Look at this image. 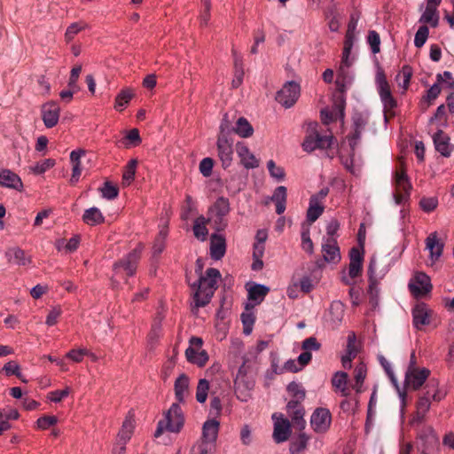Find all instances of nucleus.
<instances>
[{
  "label": "nucleus",
  "instance_id": "1",
  "mask_svg": "<svg viewBox=\"0 0 454 454\" xmlns=\"http://www.w3.org/2000/svg\"><path fill=\"white\" fill-rule=\"evenodd\" d=\"M220 278V271L215 268L207 269L205 276L200 277L197 290L194 294L196 307H204L209 303L215 291L217 289V283Z\"/></svg>",
  "mask_w": 454,
  "mask_h": 454
},
{
  "label": "nucleus",
  "instance_id": "2",
  "mask_svg": "<svg viewBox=\"0 0 454 454\" xmlns=\"http://www.w3.org/2000/svg\"><path fill=\"white\" fill-rule=\"evenodd\" d=\"M387 259L382 256L373 255L371 258L368 273L370 284L368 287V294L370 296V303L373 308H376L379 303V293L377 278H382L388 271L387 265Z\"/></svg>",
  "mask_w": 454,
  "mask_h": 454
},
{
  "label": "nucleus",
  "instance_id": "3",
  "mask_svg": "<svg viewBox=\"0 0 454 454\" xmlns=\"http://www.w3.org/2000/svg\"><path fill=\"white\" fill-rule=\"evenodd\" d=\"M184 415L179 403H172L164 413L163 419L158 422L154 436L160 437L165 431L179 433L184 425Z\"/></svg>",
  "mask_w": 454,
  "mask_h": 454
},
{
  "label": "nucleus",
  "instance_id": "4",
  "mask_svg": "<svg viewBox=\"0 0 454 454\" xmlns=\"http://www.w3.org/2000/svg\"><path fill=\"white\" fill-rule=\"evenodd\" d=\"M143 246L138 245L134 250L125 255L114 264V276L132 277L137 270V267L143 250Z\"/></svg>",
  "mask_w": 454,
  "mask_h": 454
},
{
  "label": "nucleus",
  "instance_id": "5",
  "mask_svg": "<svg viewBox=\"0 0 454 454\" xmlns=\"http://www.w3.org/2000/svg\"><path fill=\"white\" fill-rule=\"evenodd\" d=\"M439 446V438L434 429L430 426L422 428L417 437V449L420 454L437 453Z\"/></svg>",
  "mask_w": 454,
  "mask_h": 454
},
{
  "label": "nucleus",
  "instance_id": "6",
  "mask_svg": "<svg viewBox=\"0 0 454 454\" xmlns=\"http://www.w3.org/2000/svg\"><path fill=\"white\" fill-rule=\"evenodd\" d=\"M317 126V122L309 124L311 132L306 136L305 140L302 143L303 150L306 152H312L317 148L327 149L331 147L333 144V137L332 135H320L316 130Z\"/></svg>",
  "mask_w": 454,
  "mask_h": 454
},
{
  "label": "nucleus",
  "instance_id": "7",
  "mask_svg": "<svg viewBox=\"0 0 454 454\" xmlns=\"http://www.w3.org/2000/svg\"><path fill=\"white\" fill-rule=\"evenodd\" d=\"M230 212V203L228 199L219 197L214 205L209 208V220L212 222L216 231H223L227 226L224 217Z\"/></svg>",
  "mask_w": 454,
  "mask_h": 454
},
{
  "label": "nucleus",
  "instance_id": "8",
  "mask_svg": "<svg viewBox=\"0 0 454 454\" xmlns=\"http://www.w3.org/2000/svg\"><path fill=\"white\" fill-rule=\"evenodd\" d=\"M203 340L200 337L192 336L189 340V347L185 350L188 362L200 367L204 366L208 361L207 353L202 349Z\"/></svg>",
  "mask_w": 454,
  "mask_h": 454
},
{
  "label": "nucleus",
  "instance_id": "9",
  "mask_svg": "<svg viewBox=\"0 0 454 454\" xmlns=\"http://www.w3.org/2000/svg\"><path fill=\"white\" fill-rule=\"evenodd\" d=\"M395 193L393 194L396 205L403 204L410 197L411 184L404 170L395 171L394 176Z\"/></svg>",
  "mask_w": 454,
  "mask_h": 454
},
{
  "label": "nucleus",
  "instance_id": "10",
  "mask_svg": "<svg viewBox=\"0 0 454 454\" xmlns=\"http://www.w3.org/2000/svg\"><path fill=\"white\" fill-rule=\"evenodd\" d=\"M446 395V391L440 387L438 380L432 378L427 381L424 388L418 396L417 402L426 401L427 406L430 408L431 401L440 402L445 398Z\"/></svg>",
  "mask_w": 454,
  "mask_h": 454
},
{
  "label": "nucleus",
  "instance_id": "11",
  "mask_svg": "<svg viewBox=\"0 0 454 454\" xmlns=\"http://www.w3.org/2000/svg\"><path fill=\"white\" fill-rule=\"evenodd\" d=\"M430 370L422 367L417 370H406L404 385L410 390H419L429 380Z\"/></svg>",
  "mask_w": 454,
  "mask_h": 454
},
{
  "label": "nucleus",
  "instance_id": "12",
  "mask_svg": "<svg viewBox=\"0 0 454 454\" xmlns=\"http://www.w3.org/2000/svg\"><path fill=\"white\" fill-rule=\"evenodd\" d=\"M376 82L378 92L383 104L384 112L385 114L390 113L396 106V101L392 96L390 86L385 75L379 73L376 76Z\"/></svg>",
  "mask_w": 454,
  "mask_h": 454
},
{
  "label": "nucleus",
  "instance_id": "13",
  "mask_svg": "<svg viewBox=\"0 0 454 454\" xmlns=\"http://www.w3.org/2000/svg\"><path fill=\"white\" fill-rule=\"evenodd\" d=\"M300 96V86L295 82H286L283 88L278 91L276 100L286 108L294 105Z\"/></svg>",
  "mask_w": 454,
  "mask_h": 454
},
{
  "label": "nucleus",
  "instance_id": "14",
  "mask_svg": "<svg viewBox=\"0 0 454 454\" xmlns=\"http://www.w3.org/2000/svg\"><path fill=\"white\" fill-rule=\"evenodd\" d=\"M332 415L326 408H317L310 417V426L317 434L325 433L331 426Z\"/></svg>",
  "mask_w": 454,
  "mask_h": 454
},
{
  "label": "nucleus",
  "instance_id": "15",
  "mask_svg": "<svg viewBox=\"0 0 454 454\" xmlns=\"http://www.w3.org/2000/svg\"><path fill=\"white\" fill-rule=\"evenodd\" d=\"M274 421L273 439L277 443L284 442L288 440L291 434V424L289 420L284 418L281 413H273Z\"/></svg>",
  "mask_w": 454,
  "mask_h": 454
},
{
  "label": "nucleus",
  "instance_id": "16",
  "mask_svg": "<svg viewBox=\"0 0 454 454\" xmlns=\"http://www.w3.org/2000/svg\"><path fill=\"white\" fill-rule=\"evenodd\" d=\"M218 158L222 167L227 168L231 165L233 157V141L226 136H218L216 141Z\"/></svg>",
  "mask_w": 454,
  "mask_h": 454
},
{
  "label": "nucleus",
  "instance_id": "17",
  "mask_svg": "<svg viewBox=\"0 0 454 454\" xmlns=\"http://www.w3.org/2000/svg\"><path fill=\"white\" fill-rule=\"evenodd\" d=\"M409 288L413 295L422 296L431 291L430 278L423 272H418L409 283Z\"/></svg>",
  "mask_w": 454,
  "mask_h": 454
},
{
  "label": "nucleus",
  "instance_id": "18",
  "mask_svg": "<svg viewBox=\"0 0 454 454\" xmlns=\"http://www.w3.org/2000/svg\"><path fill=\"white\" fill-rule=\"evenodd\" d=\"M60 107L55 101H50L42 106V119L47 128L57 125L59 119Z\"/></svg>",
  "mask_w": 454,
  "mask_h": 454
},
{
  "label": "nucleus",
  "instance_id": "19",
  "mask_svg": "<svg viewBox=\"0 0 454 454\" xmlns=\"http://www.w3.org/2000/svg\"><path fill=\"white\" fill-rule=\"evenodd\" d=\"M323 256L325 262L337 263L340 261V252L334 238H324L322 244Z\"/></svg>",
  "mask_w": 454,
  "mask_h": 454
},
{
  "label": "nucleus",
  "instance_id": "20",
  "mask_svg": "<svg viewBox=\"0 0 454 454\" xmlns=\"http://www.w3.org/2000/svg\"><path fill=\"white\" fill-rule=\"evenodd\" d=\"M289 416L292 418L293 425L298 430H303L306 427L304 419L305 411L298 401L291 400L286 405Z\"/></svg>",
  "mask_w": 454,
  "mask_h": 454
},
{
  "label": "nucleus",
  "instance_id": "21",
  "mask_svg": "<svg viewBox=\"0 0 454 454\" xmlns=\"http://www.w3.org/2000/svg\"><path fill=\"white\" fill-rule=\"evenodd\" d=\"M431 309L425 303L417 304L412 309L413 325L418 330H422L425 325L430 324Z\"/></svg>",
  "mask_w": 454,
  "mask_h": 454
},
{
  "label": "nucleus",
  "instance_id": "22",
  "mask_svg": "<svg viewBox=\"0 0 454 454\" xmlns=\"http://www.w3.org/2000/svg\"><path fill=\"white\" fill-rule=\"evenodd\" d=\"M426 249L429 251V260L434 263L441 257L443 244L439 240L437 232L430 233L426 239Z\"/></svg>",
  "mask_w": 454,
  "mask_h": 454
},
{
  "label": "nucleus",
  "instance_id": "23",
  "mask_svg": "<svg viewBox=\"0 0 454 454\" xmlns=\"http://www.w3.org/2000/svg\"><path fill=\"white\" fill-rule=\"evenodd\" d=\"M236 150L238 156L240 159L241 164L246 168H255L259 166V160L256 159L254 154L250 152L249 148L243 142L237 143Z\"/></svg>",
  "mask_w": 454,
  "mask_h": 454
},
{
  "label": "nucleus",
  "instance_id": "24",
  "mask_svg": "<svg viewBox=\"0 0 454 454\" xmlns=\"http://www.w3.org/2000/svg\"><path fill=\"white\" fill-rule=\"evenodd\" d=\"M378 359H379V362L381 364V366L384 368L386 373L389 377L392 384L395 387V388L398 391L399 397L402 401L401 414L403 417V412H404V407L406 405V403H405L406 393L400 389L399 385H398V380L393 372L391 364L382 355H379Z\"/></svg>",
  "mask_w": 454,
  "mask_h": 454
},
{
  "label": "nucleus",
  "instance_id": "25",
  "mask_svg": "<svg viewBox=\"0 0 454 454\" xmlns=\"http://www.w3.org/2000/svg\"><path fill=\"white\" fill-rule=\"evenodd\" d=\"M0 185L20 192L23 188V184L20 177L7 168L2 169L0 171Z\"/></svg>",
  "mask_w": 454,
  "mask_h": 454
},
{
  "label": "nucleus",
  "instance_id": "26",
  "mask_svg": "<svg viewBox=\"0 0 454 454\" xmlns=\"http://www.w3.org/2000/svg\"><path fill=\"white\" fill-rule=\"evenodd\" d=\"M135 429V419L134 414L132 412H129L126 416L121 428L118 433L117 442L127 444V442L130 440Z\"/></svg>",
  "mask_w": 454,
  "mask_h": 454
},
{
  "label": "nucleus",
  "instance_id": "27",
  "mask_svg": "<svg viewBox=\"0 0 454 454\" xmlns=\"http://www.w3.org/2000/svg\"><path fill=\"white\" fill-rule=\"evenodd\" d=\"M357 34L358 33L346 32L342 59L340 65L341 72H344V67H348L352 64V60H350V54L355 43L357 42Z\"/></svg>",
  "mask_w": 454,
  "mask_h": 454
},
{
  "label": "nucleus",
  "instance_id": "28",
  "mask_svg": "<svg viewBox=\"0 0 454 454\" xmlns=\"http://www.w3.org/2000/svg\"><path fill=\"white\" fill-rule=\"evenodd\" d=\"M189 378L186 374L182 373L175 381L174 389L175 396L178 403H184L189 395Z\"/></svg>",
  "mask_w": 454,
  "mask_h": 454
},
{
  "label": "nucleus",
  "instance_id": "29",
  "mask_svg": "<svg viewBox=\"0 0 454 454\" xmlns=\"http://www.w3.org/2000/svg\"><path fill=\"white\" fill-rule=\"evenodd\" d=\"M226 252V241L223 235L213 234L210 239V255L215 260L222 259Z\"/></svg>",
  "mask_w": 454,
  "mask_h": 454
},
{
  "label": "nucleus",
  "instance_id": "30",
  "mask_svg": "<svg viewBox=\"0 0 454 454\" xmlns=\"http://www.w3.org/2000/svg\"><path fill=\"white\" fill-rule=\"evenodd\" d=\"M86 152L82 149L74 150L70 153V160L72 163L71 184L78 182L82 174L81 158L84 156Z\"/></svg>",
  "mask_w": 454,
  "mask_h": 454
},
{
  "label": "nucleus",
  "instance_id": "31",
  "mask_svg": "<svg viewBox=\"0 0 454 454\" xmlns=\"http://www.w3.org/2000/svg\"><path fill=\"white\" fill-rule=\"evenodd\" d=\"M433 140L437 152L444 157L450 155V137L443 131L438 130L434 133Z\"/></svg>",
  "mask_w": 454,
  "mask_h": 454
},
{
  "label": "nucleus",
  "instance_id": "32",
  "mask_svg": "<svg viewBox=\"0 0 454 454\" xmlns=\"http://www.w3.org/2000/svg\"><path fill=\"white\" fill-rule=\"evenodd\" d=\"M348 373L344 372H336L332 378V385L335 392H339L341 396H348Z\"/></svg>",
  "mask_w": 454,
  "mask_h": 454
},
{
  "label": "nucleus",
  "instance_id": "33",
  "mask_svg": "<svg viewBox=\"0 0 454 454\" xmlns=\"http://www.w3.org/2000/svg\"><path fill=\"white\" fill-rule=\"evenodd\" d=\"M355 342L356 335L354 333H352L348 337L346 354L341 357L342 366L346 369L351 368L352 360L356 356L357 350L356 348Z\"/></svg>",
  "mask_w": 454,
  "mask_h": 454
},
{
  "label": "nucleus",
  "instance_id": "34",
  "mask_svg": "<svg viewBox=\"0 0 454 454\" xmlns=\"http://www.w3.org/2000/svg\"><path fill=\"white\" fill-rule=\"evenodd\" d=\"M286 188L285 186H278L275 189L270 200L276 204V212L281 215L286 210Z\"/></svg>",
  "mask_w": 454,
  "mask_h": 454
},
{
  "label": "nucleus",
  "instance_id": "35",
  "mask_svg": "<svg viewBox=\"0 0 454 454\" xmlns=\"http://www.w3.org/2000/svg\"><path fill=\"white\" fill-rule=\"evenodd\" d=\"M219 431V422L215 419L207 420L202 427L203 438L207 442H215Z\"/></svg>",
  "mask_w": 454,
  "mask_h": 454
},
{
  "label": "nucleus",
  "instance_id": "36",
  "mask_svg": "<svg viewBox=\"0 0 454 454\" xmlns=\"http://www.w3.org/2000/svg\"><path fill=\"white\" fill-rule=\"evenodd\" d=\"M8 261L12 263L25 266L30 262V259L26 256L25 252L19 247L10 248L6 252Z\"/></svg>",
  "mask_w": 454,
  "mask_h": 454
},
{
  "label": "nucleus",
  "instance_id": "37",
  "mask_svg": "<svg viewBox=\"0 0 454 454\" xmlns=\"http://www.w3.org/2000/svg\"><path fill=\"white\" fill-rule=\"evenodd\" d=\"M270 292V288L264 285L254 284L248 289V299L260 304Z\"/></svg>",
  "mask_w": 454,
  "mask_h": 454
},
{
  "label": "nucleus",
  "instance_id": "38",
  "mask_svg": "<svg viewBox=\"0 0 454 454\" xmlns=\"http://www.w3.org/2000/svg\"><path fill=\"white\" fill-rule=\"evenodd\" d=\"M233 132L240 137L247 138L254 134V128L245 117H239L233 128Z\"/></svg>",
  "mask_w": 454,
  "mask_h": 454
},
{
  "label": "nucleus",
  "instance_id": "39",
  "mask_svg": "<svg viewBox=\"0 0 454 454\" xmlns=\"http://www.w3.org/2000/svg\"><path fill=\"white\" fill-rule=\"evenodd\" d=\"M167 236L168 230L166 227H162L153 245L152 256L153 259H156L165 249Z\"/></svg>",
  "mask_w": 454,
  "mask_h": 454
},
{
  "label": "nucleus",
  "instance_id": "40",
  "mask_svg": "<svg viewBox=\"0 0 454 454\" xmlns=\"http://www.w3.org/2000/svg\"><path fill=\"white\" fill-rule=\"evenodd\" d=\"M209 221V218L207 219L203 215H200L195 219L193 224V233L198 239L201 241L206 240L208 234V231L206 225Z\"/></svg>",
  "mask_w": 454,
  "mask_h": 454
},
{
  "label": "nucleus",
  "instance_id": "41",
  "mask_svg": "<svg viewBox=\"0 0 454 454\" xmlns=\"http://www.w3.org/2000/svg\"><path fill=\"white\" fill-rule=\"evenodd\" d=\"M104 219L101 211L96 207L86 209L82 215L83 222L89 225L100 224Z\"/></svg>",
  "mask_w": 454,
  "mask_h": 454
},
{
  "label": "nucleus",
  "instance_id": "42",
  "mask_svg": "<svg viewBox=\"0 0 454 454\" xmlns=\"http://www.w3.org/2000/svg\"><path fill=\"white\" fill-rule=\"evenodd\" d=\"M324 212V207L318 203L317 198L309 199V206L307 211V220L312 223L317 221Z\"/></svg>",
  "mask_w": 454,
  "mask_h": 454
},
{
  "label": "nucleus",
  "instance_id": "43",
  "mask_svg": "<svg viewBox=\"0 0 454 454\" xmlns=\"http://www.w3.org/2000/svg\"><path fill=\"white\" fill-rule=\"evenodd\" d=\"M134 97L133 90L129 88L123 89L115 98L114 108L122 111Z\"/></svg>",
  "mask_w": 454,
  "mask_h": 454
},
{
  "label": "nucleus",
  "instance_id": "44",
  "mask_svg": "<svg viewBox=\"0 0 454 454\" xmlns=\"http://www.w3.org/2000/svg\"><path fill=\"white\" fill-rule=\"evenodd\" d=\"M366 365L364 363L358 364L355 368V384L353 387L357 393L362 391V386L366 377Z\"/></svg>",
  "mask_w": 454,
  "mask_h": 454
},
{
  "label": "nucleus",
  "instance_id": "45",
  "mask_svg": "<svg viewBox=\"0 0 454 454\" xmlns=\"http://www.w3.org/2000/svg\"><path fill=\"white\" fill-rule=\"evenodd\" d=\"M419 22L430 24L433 27H437L439 22V15L437 10L427 6L419 19Z\"/></svg>",
  "mask_w": 454,
  "mask_h": 454
},
{
  "label": "nucleus",
  "instance_id": "46",
  "mask_svg": "<svg viewBox=\"0 0 454 454\" xmlns=\"http://www.w3.org/2000/svg\"><path fill=\"white\" fill-rule=\"evenodd\" d=\"M429 410H430V408L427 406V403L426 401L417 402L416 403V412L411 420V425L422 423Z\"/></svg>",
  "mask_w": 454,
  "mask_h": 454
},
{
  "label": "nucleus",
  "instance_id": "47",
  "mask_svg": "<svg viewBox=\"0 0 454 454\" xmlns=\"http://www.w3.org/2000/svg\"><path fill=\"white\" fill-rule=\"evenodd\" d=\"M209 390V382L206 379H200L199 380L196 389V400L200 403L206 402Z\"/></svg>",
  "mask_w": 454,
  "mask_h": 454
},
{
  "label": "nucleus",
  "instance_id": "48",
  "mask_svg": "<svg viewBox=\"0 0 454 454\" xmlns=\"http://www.w3.org/2000/svg\"><path fill=\"white\" fill-rule=\"evenodd\" d=\"M436 81L442 89H454V76L449 71H444L442 74H438L436 75Z\"/></svg>",
  "mask_w": 454,
  "mask_h": 454
},
{
  "label": "nucleus",
  "instance_id": "49",
  "mask_svg": "<svg viewBox=\"0 0 454 454\" xmlns=\"http://www.w3.org/2000/svg\"><path fill=\"white\" fill-rule=\"evenodd\" d=\"M137 164V161L136 160H131L126 166L122 175L123 185H129V184L133 181L136 174Z\"/></svg>",
  "mask_w": 454,
  "mask_h": 454
},
{
  "label": "nucleus",
  "instance_id": "50",
  "mask_svg": "<svg viewBox=\"0 0 454 454\" xmlns=\"http://www.w3.org/2000/svg\"><path fill=\"white\" fill-rule=\"evenodd\" d=\"M412 75L411 68L408 66H404L402 71L397 74L396 80L403 90H407Z\"/></svg>",
  "mask_w": 454,
  "mask_h": 454
},
{
  "label": "nucleus",
  "instance_id": "51",
  "mask_svg": "<svg viewBox=\"0 0 454 454\" xmlns=\"http://www.w3.org/2000/svg\"><path fill=\"white\" fill-rule=\"evenodd\" d=\"M196 210V204L191 195H185L184 204L182 207L181 217L186 221L190 218L192 213Z\"/></svg>",
  "mask_w": 454,
  "mask_h": 454
},
{
  "label": "nucleus",
  "instance_id": "52",
  "mask_svg": "<svg viewBox=\"0 0 454 454\" xmlns=\"http://www.w3.org/2000/svg\"><path fill=\"white\" fill-rule=\"evenodd\" d=\"M267 168L271 177L276 179L277 181H283L285 178V171L284 168L277 166L274 160H270L267 162Z\"/></svg>",
  "mask_w": 454,
  "mask_h": 454
},
{
  "label": "nucleus",
  "instance_id": "53",
  "mask_svg": "<svg viewBox=\"0 0 454 454\" xmlns=\"http://www.w3.org/2000/svg\"><path fill=\"white\" fill-rule=\"evenodd\" d=\"M55 165V160L52 159H45L42 161L35 163L30 167L32 172L37 175H41L52 168Z\"/></svg>",
  "mask_w": 454,
  "mask_h": 454
},
{
  "label": "nucleus",
  "instance_id": "54",
  "mask_svg": "<svg viewBox=\"0 0 454 454\" xmlns=\"http://www.w3.org/2000/svg\"><path fill=\"white\" fill-rule=\"evenodd\" d=\"M287 391L296 399L295 401H298V403L305 398V390L299 383L294 381L290 382L287 386Z\"/></svg>",
  "mask_w": 454,
  "mask_h": 454
},
{
  "label": "nucleus",
  "instance_id": "55",
  "mask_svg": "<svg viewBox=\"0 0 454 454\" xmlns=\"http://www.w3.org/2000/svg\"><path fill=\"white\" fill-rule=\"evenodd\" d=\"M429 35V29L427 26H421L419 27L415 34L414 45L417 48H421L427 40Z\"/></svg>",
  "mask_w": 454,
  "mask_h": 454
},
{
  "label": "nucleus",
  "instance_id": "56",
  "mask_svg": "<svg viewBox=\"0 0 454 454\" xmlns=\"http://www.w3.org/2000/svg\"><path fill=\"white\" fill-rule=\"evenodd\" d=\"M214 168V160L210 157L202 159L199 165L200 174L204 177H209L212 175Z\"/></svg>",
  "mask_w": 454,
  "mask_h": 454
},
{
  "label": "nucleus",
  "instance_id": "57",
  "mask_svg": "<svg viewBox=\"0 0 454 454\" xmlns=\"http://www.w3.org/2000/svg\"><path fill=\"white\" fill-rule=\"evenodd\" d=\"M99 191L102 197L106 200H114L118 196V188L113 185L110 182H106Z\"/></svg>",
  "mask_w": 454,
  "mask_h": 454
},
{
  "label": "nucleus",
  "instance_id": "58",
  "mask_svg": "<svg viewBox=\"0 0 454 454\" xmlns=\"http://www.w3.org/2000/svg\"><path fill=\"white\" fill-rule=\"evenodd\" d=\"M87 27V24L82 21L79 22H74L68 27L66 31V38L67 41H71L76 34H78L80 31Z\"/></svg>",
  "mask_w": 454,
  "mask_h": 454
},
{
  "label": "nucleus",
  "instance_id": "59",
  "mask_svg": "<svg viewBox=\"0 0 454 454\" xmlns=\"http://www.w3.org/2000/svg\"><path fill=\"white\" fill-rule=\"evenodd\" d=\"M419 206L423 211L429 213L437 207L438 200L436 197H424L420 200Z\"/></svg>",
  "mask_w": 454,
  "mask_h": 454
},
{
  "label": "nucleus",
  "instance_id": "60",
  "mask_svg": "<svg viewBox=\"0 0 454 454\" xmlns=\"http://www.w3.org/2000/svg\"><path fill=\"white\" fill-rule=\"evenodd\" d=\"M301 247L309 254H313L314 252V246L309 236V228H306L301 231Z\"/></svg>",
  "mask_w": 454,
  "mask_h": 454
},
{
  "label": "nucleus",
  "instance_id": "61",
  "mask_svg": "<svg viewBox=\"0 0 454 454\" xmlns=\"http://www.w3.org/2000/svg\"><path fill=\"white\" fill-rule=\"evenodd\" d=\"M367 42H368L369 45L371 46L372 51L373 53L380 52V38L379 34L376 31H374V30L369 31V34L367 36Z\"/></svg>",
  "mask_w": 454,
  "mask_h": 454
},
{
  "label": "nucleus",
  "instance_id": "62",
  "mask_svg": "<svg viewBox=\"0 0 454 454\" xmlns=\"http://www.w3.org/2000/svg\"><path fill=\"white\" fill-rule=\"evenodd\" d=\"M308 441L309 437L304 433L300 434L298 438L292 443L291 450L296 452L303 450L307 446Z\"/></svg>",
  "mask_w": 454,
  "mask_h": 454
},
{
  "label": "nucleus",
  "instance_id": "63",
  "mask_svg": "<svg viewBox=\"0 0 454 454\" xmlns=\"http://www.w3.org/2000/svg\"><path fill=\"white\" fill-rule=\"evenodd\" d=\"M58 419L55 416H44L37 419L36 425L38 428L44 430L55 425Z\"/></svg>",
  "mask_w": 454,
  "mask_h": 454
},
{
  "label": "nucleus",
  "instance_id": "64",
  "mask_svg": "<svg viewBox=\"0 0 454 454\" xmlns=\"http://www.w3.org/2000/svg\"><path fill=\"white\" fill-rule=\"evenodd\" d=\"M321 345L315 337H309L302 341L301 348L304 351L310 352L311 350L317 351L320 348Z\"/></svg>",
  "mask_w": 454,
  "mask_h": 454
}]
</instances>
